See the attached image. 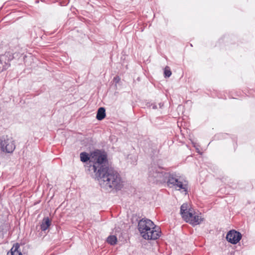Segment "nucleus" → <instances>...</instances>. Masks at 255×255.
<instances>
[{"label": "nucleus", "mask_w": 255, "mask_h": 255, "mask_svg": "<svg viewBox=\"0 0 255 255\" xmlns=\"http://www.w3.org/2000/svg\"><path fill=\"white\" fill-rule=\"evenodd\" d=\"M138 229L142 238L145 240H156L161 232L153 222L149 219H142L138 222Z\"/></svg>", "instance_id": "f03ea898"}, {"label": "nucleus", "mask_w": 255, "mask_h": 255, "mask_svg": "<svg viewBox=\"0 0 255 255\" xmlns=\"http://www.w3.org/2000/svg\"><path fill=\"white\" fill-rule=\"evenodd\" d=\"M50 225V221L49 219V218H44L41 223V229L42 231H44L46 230L49 227Z\"/></svg>", "instance_id": "9d476101"}, {"label": "nucleus", "mask_w": 255, "mask_h": 255, "mask_svg": "<svg viewBox=\"0 0 255 255\" xmlns=\"http://www.w3.org/2000/svg\"><path fill=\"white\" fill-rule=\"evenodd\" d=\"M193 144H194V147H195L196 151H197L198 153L201 154V153L200 152V150H199V147H198L197 146H196V144H195V143H193Z\"/></svg>", "instance_id": "4468645a"}, {"label": "nucleus", "mask_w": 255, "mask_h": 255, "mask_svg": "<svg viewBox=\"0 0 255 255\" xmlns=\"http://www.w3.org/2000/svg\"><path fill=\"white\" fill-rule=\"evenodd\" d=\"M180 214L184 221L193 226L199 225L204 220L201 214L195 215L194 210L189 208L187 203L181 205Z\"/></svg>", "instance_id": "20e7f679"}, {"label": "nucleus", "mask_w": 255, "mask_h": 255, "mask_svg": "<svg viewBox=\"0 0 255 255\" xmlns=\"http://www.w3.org/2000/svg\"><path fill=\"white\" fill-rule=\"evenodd\" d=\"M120 78L119 77H117L115 78V80L118 81L119 80Z\"/></svg>", "instance_id": "2eb2a0df"}, {"label": "nucleus", "mask_w": 255, "mask_h": 255, "mask_svg": "<svg viewBox=\"0 0 255 255\" xmlns=\"http://www.w3.org/2000/svg\"><path fill=\"white\" fill-rule=\"evenodd\" d=\"M20 246L18 244L16 243L13 245L10 249V252L7 253V255H22L21 253L18 251Z\"/></svg>", "instance_id": "6e6552de"}, {"label": "nucleus", "mask_w": 255, "mask_h": 255, "mask_svg": "<svg viewBox=\"0 0 255 255\" xmlns=\"http://www.w3.org/2000/svg\"><path fill=\"white\" fill-rule=\"evenodd\" d=\"M156 108H157L156 106H155V105H154V106H153V109H156Z\"/></svg>", "instance_id": "dca6fc26"}, {"label": "nucleus", "mask_w": 255, "mask_h": 255, "mask_svg": "<svg viewBox=\"0 0 255 255\" xmlns=\"http://www.w3.org/2000/svg\"><path fill=\"white\" fill-rule=\"evenodd\" d=\"M107 241L110 245H114L117 243V238L115 236H110L107 238Z\"/></svg>", "instance_id": "f8f14e48"}, {"label": "nucleus", "mask_w": 255, "mask_h": 255, "mask_svg": "<svg viewBox=\"0 0 255 255\" xmlns=\"http://www.w3.org/2000/svg\"><path fill=\"white\" fill-rule=\"evenodd\" d=\"M165 77H169L171 75V72L169 67H166L164 69Z\"/></svg>", "instance_id": "ddd939ff"}, {"label": "nucleus", "mask_w": 255, "mask_h": 255, "mask_svg": "<svg viewBox=\"0 0 255 255\" xmlns=\"http://www.w3.org/2000/svg\"><path fill=\"white\" fill-rule=\"evenodd\" d=\"M0 148L3 152L12 153L15 148L14 140L8 136L1 137L0 138Z\"/></svg>", "instance_id": "39448f33"}, {"label": "nucleus", "mask_w": 255, "mask_h": 255, "mask_svg": "<svg viewBox=\"0 0 255 255\" xmlns=\"http://www.w3.org/2000/svg\"><path fill=\"white\" fill-rule=\"evenodd\" d=\"M167 184L168 186L170 185L176 186L179 188V189H184L185 191L187 189V183L186 181H184V182L179 180L178 179L175 178L174 176H169L167 181Z\"/></svg>", "instance_id": "423d86ee"}, {"label": "nucleus", "mask_w": 255, "mask_h": 255, "mask_svg": "<svg viewBox=\"0 0 255 255\" xmlns=\"http://www.w3.org/2000/svg\"><path fill=\"white\" fill-rule=\"evenodd\" d=\"M101 188L107 192L118 191L123 187L120 176H95Z\"/></svg>", "instance_id": "7ed1b4c3"}, {"label": "nucleus", "mask_w": 255, "mask_h": 255, "mask_svg": "<svg viewBox=\"0 0 255 255\" xmlns=\"http://www.w3.org/2000/svg\"><path fill=\"white\" fill-rule=\"evenodd\" d=\"M107 161L106 153L100 150H95L91 152V164L89 170L96 175H110L107 174V167L105 163Z\"/></svg>", "instance_id": "f257e3e1"}, {"label": "nucleus", "mask_w": 255, "mask_h": 255, "mask_svg": "<svg viewBox=\"0 0 255 255\" xmlns=\"http://www.w3.org/2000/svg\"><path fill=\"white\" fill-rule=\"evenodd\" d=\"M241 234L235 230L230 231L226 236L227 240L231 244H236L241 239Z\"/></svg>", "instance_id": "0eeeda50"}, {"label": "nucleus", "mask_w": 255, "mask_h": 255, "mask_svg": "<svg viewBox=\"0 0 255 255\" xmlns=\"http://www.w3.org/2000/svg\"><path fill=\"white\" fill-rule=\"evenodd\" d=\"M106 117V111L105 109L103 107L100 108L97 112L96 118L99 121L103 120Z\"/></svg>", "instance_id": "1a4fd4ad"}, {"label": "nucleus", "mask_w": 255, "mask_h": 255, "mask_svg": "<svg viewBox=\"0 0 255 255\" xmlns=\"http://www.w3.org/2000/svg\"><path fill=\"white\" fill-rule=\"evenodd\" d=\"M80 159L83 162H86L88 161H89V162L91 164V153L89 154L85 152H81L80 153Z\"/></svg>", "instance_id": "9b49d317"}]
</instances>
